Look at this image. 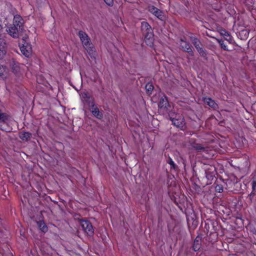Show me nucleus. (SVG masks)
<instances>
[{"mask_svg": "<svg viewBox=\"0 0 256 256\" xmlns=\"http://www.w3.org/2000/svg\"><path fill=\"white\" fill-rule=\"evenodd\" d=\"M22 17L19 15H16L14 18L13 24L7 26L6 31L11 36L17 38L22 30Z\"/></svg>", "mask_w": 256, "mask_h": 256, "instance_id": "1", "label": "nucleus"}, {"mask_svg": "<svg viewBox=\"0 0 256 256\" xmlns=\"http://www.w3.org/2000/svg\"><path fill=\"white\" fill-rule=\"evenodd\" d=\"M142 30L145 36V41L146 44L152 46L153 44V34L152 32L150 24L146 22H142L141 23Z\"/></svg>", "mask_w": 256, "mask_h": 256, "instance_id": "2", "label": "nucleus"}, {"mask_svg": "<svg viewBox=\"0 0 256 256\" xmlns=\"http://www.w3.org/2000/svg\"><path fill=\"white\" fill-rule=\"evenodd\" d=\"M81 100L84 104V108H90L95 106L93 98L86 92H82L80 94Z\"/></svg>", "mask_w": 256, "mask_h": 256, "instance_id": "3", "label": "nucleus"}, {"mask_svg": "<svg viewBox=\"0 0 256 256\" xmlns=\"http://www.w3.org/2000/svg\"><path fill=\"white\" fill-rule=\"evenodd\" d=\"M28 38L26 36L25 39L23 38L24 44L20 46V50L22 53L27 58L30 57L32 54V48L30 44L27 42Z\"/></svg>", "mask_w": 256, "mask_h": 256, "instance_id": "4", "label": "nucleus"}, {"mask_svg": "<svg viewBox=\"0 0 256 256\" xmlns=\"http://www.w3.org/2000/svg\"><path fill=\"white\" fill-rule=\"evenodd\" d=\"M78 36L84 46L86 50L88 52H90V51L92 52V50H90V52H88L89 48H90L91 44L90 42V38L87 34L82 31H80L78 32Z\"/></svg>", "mask_w": 256, "mask_h": 256, "instance_id": "5", "label": "nucleus"}, {"mask_svg": "<svg viewBox=\"0 0 256 256\" xmlns=\"http://www.w3.org/2000/svg\"><path fill=\"white\" fill-rule=\"evenodd\" d=\"M10 66L12 69V72L15 75L18 76L21 74L24 70V65L14 60L10 62Z\"/></svg>", "mask_w": 256, "mask_h": 256, "instance_id": "6", "label": "nucleus"}, {"mask_svg": "<svg viewBox=\"0 0 256 256\" xmlns=\"http://www.w3.org/2000/svg\"><path fill=\"white\" fill-rule=\"evenodd\" d=\"M80 225L84 232L88 236L93 234L94 230L92 224L86 220H82Z\"/></svg>", "mask_w": 256, "mask_h": 256, "instance_id": "7", "label": "nucleus"}, {"mask_svg": "<svg viewBox=\"0 0 256 256\" xmlns=\"http://www.w3.org/2000/svg\"><path fill=\"white\" fill-rule=\"evenodd\" d=\"M148 10L160 20H164V12L156 8L154 6H150L148 7Z\"/></svg>", "mask_w": 256, "mask_h": 256, "instance_id": "8", "label": "nucleus"}, {"mask_svg": "<svg viewBox=\"0 0 256 256\" xmlns=\"http://www.w3.org/2000/svg\"><path fill=\"white\" fill-rule=\"evenodd\" d=\"M173 124L178 128H182L184 125V119L182 116H180L178 118L172 119Z\"/></svg>", "mask_w": 256, "mask_h": 256, "instance_id": "9", "label": "nucleus"}, {"mask_svg": "<svg viewBox=\"0 0 256 256\" xmlns=\"http://www.w3.org/2000/svg\"><path fill=\"white\" fill-rule=\"evenodd\" d=\"M8 70L4 66L0 65V80H4L8 77Z\"/></svg>", "mask_w": 256, "mask_h": 256, "instance_id": "10", "label": "nucleus"}, {"mask_svg": "<svg viewBox=\"0 0 256 256\" xmlns=\"http://www.w3.org/2000/svg\"><path fill=\"white\" fill-rule=\"evenodd\" d=\"M92 108V110H91L92 113L94 116L100 119L102 117V114L101 112H100L99 110L97 107L94 106Z\"/></svg>", "mask_w": 256, "mask_h": 256, "instance_id": "11", "label": "nucleus"}, {"mask_svg": "<svg viewBox=\"0 0 256 256\" xmlns=\"http://www.w3.org/2000/svg\"><path fill=\"white\" fill-rule=\"evenodd\" d=\"M180 46L184 50H186L188 52L191 51V48L190 46V44L184 41L183 40H181L180 41Z\"/></svg>", "mask_w": 256, "mask_h": 256, "instance_id": "12", "label": "nucleus"}, {"mask_svg": "<svg viewBox=\"0 0 256 256\" xmlns=\"http://www.w3.org/2000/svg\"><path fill=\"white\" fill-rule=\"evenodd\" d=\"M204 102L205 103L207 104L210 106L214 108H217V104L214 102V100H212L210 98H204Z\"/></svg>", "mask_w": 256, "mask_h": 256, "instance_id": "13", "label": "nucleus"}, {"mask_svg": "<svg viewBox=\"0 0 256 256\" xmlns=\"http://www.w3.org/2000/svg\"><path fill=\"white\" fill-rule=\"evenodd\" d=\"M220 34L222 36L224 37V39L226 40L227 41H228L230 42L232 40L231 36H230L229 34L227 32H226L225 30H222L220 31Z\"/></svg>", "mask_w": 256, "mask_h": 256, "instance_id": "14", "label": "nucleus"}, {"mask_svg": "<svg viewBox=\"0 0 256 256\" xmlns=\"http://www.w3.org/2000/svg\"><path fill=\"white\" fill-rule=\"evenodd\" d=\"M31 134L28 132H22L20 133V137L22 140H27L30 138Z\"/></svg>", "mask_w": 256, "mask_h": 256, "instance_id": "15", "label": "nucleus"}, {"mask_svg": "<svg viewBox=\"0 0 256 256\" xmlns=\"http://www.w3.org/2000/svg\"><path fill=\"white\" fill-rule=\"evenodd\" d=\"M38 226L40 228V230L45 232L47 231L48 230V228L46 226V225L45 223L44 222H38Z\"/></svg>", "mask_w": 256, "mask_h": 256, "instance_id": "16", "label": "nucleus"}, {"mask_svg": "<svg viewBox=\"0 0 256 256\" xmlns=\"http://www.w3.org/2000/svg\"><path fill=\"white\" fill-rule=\"evenodd\" d=\"M192 146L193 148H194V149H196L198 150H204V148L200 144H196V143H194L192 145Z\"/></svg>", "mask_w": 256, "mask_h": 256, "instance_id": "17", "label": "nucleus"}, {"mask_svg": "<svg viewBox=\"0 0 256 256\" xmlns=\"http://www.w3.org/2000/svg\"><path fill=\"white\" fill-rule=\"evenodd\" d=\"M154 88V86L150 84H148L146 85V89L148 92H150Z\"/></svg>", "mask_w": 256, "mask_h": 256, "instance_id": "18", "label": "nucleus"}, {"mask_svg": "<svg viewBox=\"0 0 256 256\" xmlns=\"http://www.w3.org/2000/svg\"><path fill=\"white\" fill-rule=\"evenodd\" d=\"M252 192H255L256 190V178H254L252 179Z\"/></svg>", "mask_w": 256, "mask_h": 256, "instance_id": "19", "label": "nucleus"}, {"mask_svg": "<svg viewBox=\"0 0 256 256\" xmlns=\"http://www.w3.org/2000/svg\"><path fill=\"white\" fill-rule=\"evenodd\" d=\"M105 3L108 6H112L114 4V0H104Z\"/></svg>", "mask_w": 256, "mask_h": 256, "instance_id": "20", "label": "nucleus"}, {"mask_svg": "<svg viewBox=\"0 0 256 256\" xmlns=\"http://www.w3.org/2000/svg\"><path fill=\"white\" fill-rule=\"evenodd\" d=\"M218 42L220 44L221 47L224 50H228L227 46L224 44V42L222 40H218Z\"/></svg>", "mask_w": 256, "mask_h": 256, "instance_id": "21", "label": "nucleus"}, {"mask_svg": "<svg viewBox=\"0 0 256 256\" xmlns=\"http://www.w3.org/2000/svg\"><path fill=\"white\" fill-rule=\"evenodd\" d=\"M168 162L170 165L174 168V163L172 159L170 160Z\"/></svg>", "mask_w": 256, "mask_h": 256, "instance_id": "22", "label": "nucleus"}, {"mask_svg": "<svg viewBox=\"0 0 256 256\" xmlns=\"http://www.w3.org/2000/svg\"><path fill=\"white\" fill-rule=\"evenodd\" d=\"M196 48L198 49V51L199 52L202 54H203V50H202V48H200V50L198 49V47L197 46H196Z\"/></svg>", "mask_w": 256, "mask_h": 256, "instance_id": "23", "label": "nucleus"}, {"mask_svg": "<svg viewBox=\"0 0 256 256\" xmlns=\"http://www.w3.org/2000/svg\"><path fill=\"white\" fill-rule=\"evenodd\" d=\"M242 32L244 33L245 35L248 34L246 30H243Z\"/></svg>", "mask_w": 256, "mask_h": 256, "instance_id": "24", "label": "nucleus"}, {"mask_svg": "<svg viewBox=\"0 0 256 256\" xmlns=\"http://www.w3.org/2000/svg\"><path fill=\"white\" fill-rule=\"evenodd\" d=\"M198 248H197L196 247H195L194 246V250L195 251H196Z\"/></svg>", "mask_w": 256, "mask_h": 256, "instance_id": "25", "label": "nucleus"}, {"mask_svg": "<svg viewBox=\"0 0 256 256\" xmlns=\"http://www.w3.org/2000/svg\"><path fill=\"white\" fill-rule=\"evenodd\" d=\"M216 190H218L219 192H221L220 191L221 189H220V188H218V190L216 189Z\"/></svg>", "mask_w": 256, "mask_h": 256, "instance_id": "26", "label": "nucleus"}]
</instances>
